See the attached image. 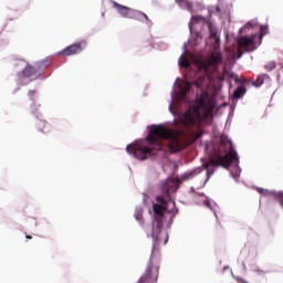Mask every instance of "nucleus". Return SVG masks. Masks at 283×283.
Listing matches in <instances>:
<instances>
[{"instance_id":"nucleus-1","label":"nucleus","mask_w":283,"mask_h":283,"mask_svg":"<svg viewBox=\"0 0 283 283\" xmlns=\"http://www.w3.org/2000/svg\"><path fill=\"white\" fill-rule=\"evenodd\" d=\"M213 109H216V97L209 95V91L202 90L190 106L180 116L181 124L186 127H198L213 124Z\"/></svg>"},{"instance_id":"nucleus-2","label":"nucleus","mask_w":283,"mask_h":283,"mask_svg":"<svg viewBox=\"0 0 283 283\" xmlns=\"http://www.w3.org/2000/svg\"><path fill=\"white\" fill-rule=\"evenodd\" d=\"M147 143L157 147L158 150H163V142L168 140V148L170 154H178L189 147V138L185 130H170L163 125H154L150 128Z\"/></svg>"},{"instance_id":"nucleus-3","label":"nucleus","mask_w":283,"mask_h":283,"mask_svg":"<svg viewBox=\"0 0 283 283\" xmlns=\"http://www.w3.org/2000/svg\"><path fill=\"white\" fill-rule=\"evenodd\" d=\"M178 187L176 186V181L174 179H167L160 182L161 195L156 197V201L158 203L153 205V227H156L157 231L163 229V222H165V211H167V207L170 200L169 191H176Z\"/></svg>"},{"instance_id":"nucleus-4","label":"nucleus","mask_w":283,"mask_h":283,"mask_svg":"<svg viewBox=\"0 0 283 283\" xmlns=\"http://www.w3.org/2000/svg\"><path fill=\"white\" fill-rule=\"evenodd\" d=\"M221 147H228L229 153L222 156L220 151H214L213 155L210 156L209 160L202 165L203 169H207V177L208 180L213 176V171L209 169L210 166L212 167H231L233 163H238V153H235V149H233V143L230 139H227V136H221L220 142Z\"/></svg>"},{"instance_id":"nucleus-5","label":"nucleus","mask_w":283,"mask_h":283,"mask_svg":"<svg viewBox=\"0 0 283 283\" xmlns=\"http://www.w3.org/2000/svg\"><path fill=\"white\" fill-rule=\"evenodd\" d=\"M112 6L124 19H134L135 21H143V19H146V21H149V17L143 13V11L134 10L116 1H112Z\"/></svg>"},{"instance_id":"nucleus-6","label":"nucleus","mask_w":283,"mask_h":283,"mask_svg":"<svg viewBox=\"0 0 283 283\" xmlns=\"http://www.w3.org/2000/svg\"><path fill=\"white\" fill-rule=\"evenodd\" d=\"M249 28H255V30L259 31V33H254L249 38V52H253V50H258L259 45H262V39L269 33V27L253 24V22L250 21Z\"/></svg>"},{"instance_id":"nucleus-7","label":"nucleus","mask_w":283,"mask_h":283,"mask_svg":"<svg viewBox=\"0 0 283 283\" xmlns=\"http://www.w3.org/2000/svg\"><path fill=\"white\" fill-rule=\"evenodd\" d=\"M126 150L128 154H132L135 156V158H138V160H147L148 156H151V147L146 146L143 143L138 144H130L126 147Z\"/></svg>"},{"instance_id":"nucleus-8","label":"nucleus","mask_w":283,"mask_h":283,"mask_svg":"<svg viewBox=\"0 0 283 283\" xmlns=\"http://www.w3.org/2000/svg\"><path fill=\"white\" fill-rule=\"evenodd\" d=\"M158 271H160V266L154 263V258H151L146 269V274L142 276V279L139 280V283L158 282Z\"/></svg>"},{"instance_id":"nucleus-9","label":"nucleus","mask_w":283,"mask_h":283,"mask_svg":"<svg viewBox=\"0 0 283 283\" xmlns=\"http://www.w3.org/2000/svg\"><path fill=\"white\" fill-rule=\"evenodd\" d=\"M85 48H87V41L83 40L66 46L64 50L60 51L59 54L60 56H74V54H81Z\"/></svg>"},{"instance_id":"nucleus-10","label":"nucleus","mask_w":283,"mask_h":283,"mask_svg":"<svg viewBox=\"0 0 283 283\" xmlns=\"http://www.w3.org/2000/svg\"><path fill=\"white\" fill-rule=\"evenodd\" d=\"M222 63V54L212 53L208 60L199 62L200 70L209 72L210 67H216Z\"/></svg>"},{"instance_id":"nucleus-11","label":"nucleus","mask_w":283,"mask_h":283,"mask_svg":"<svg viewBox=\"0 0 283 283\" xmlns=\"http://www.w3.org/2000/svg\"><path fill=\"white\" fill-rule=\"evenodd\" d=\"M238 43V59H240L242 56V54H244V52L249 51V38L247 36H241L238 38L237 40Z\"/></svg>"},{"instance_id":"nucleus-12","label":"nucleus","mask_w":283,"mask_h":283,"mask_svg":"<svg viewBox=\"0 0 283 283\" xmlns=\"http://www.w3.org/2000/svg\"><path fill=\"white\" fill-rule=\"evenodd\" d=\"M36 72L38 71L34 66L28 64L25 69L22 71V76L24 78H32V76H35Z\"/></svg>"},{"instance_id":"nucleus-13","label":"nucleus","mask_w":283,"mask_h":283,"mask_svg":"<svg viewBox=\"0 0 283 283\" xmlns=\"http://www.w3.org/2000/svg\"><path fill=\"white\" fill-rule=\"evenodd\" d=\"M192 85H195V87H197L198 90H203L205 86H207V77L200 76L199 78L192 82Z\"/></svg>"},{"instance_id":"nucleus-14","label":"nucleus","mask_w":283,"mask_h":283,"mask_svg":"<svg viewBox=\"0 0 283 283\" xmlns=\"http://www.w3.org/2000/svg\"><path fill=\"white\" fill-rule=\"evenodd\" d=\"M244 94H247V88L239 86L233 94L234 98H242L244 96Z\"/></svg>"},{"instance_id":"nucleus-15","label":"nucleus","mask_w":283,"mask_h":283,"mask_svg":"<svg viewBox=\"0 0 283 283\" xmlns=\"http://www.w3.org/2000/svg\"><path fill=\"white\" fill-rule=\"evenodd\" d=\"M180 90H181V96H182V97H186L187 94H189V92L191 91V83L186 82V83L184 84V86H181Z\"/></svg>"},{"instance_id":"nucleus-16","label":"nucleus","mask_w":283,"mask_h":283,"mask_svg":"<svg viewBox=\"0 0 283 283\" xmlns=\"http://www.w3.org/2000/svg\"><path fill=\"white\" fill-rule=\"evenodd\" d=\"M179 65L186 70L191 67V63L187 60V57H184L182 55L179 57Z\"/></svg>"},{"instance_id":"nucleus-17","label":"nucleus","mask_w":283,"mask_h":283,"mask_svg":"<svg viewBox=\"0 0 283 283\" xmlns=\"http://www.w3.org/2000/svg\"><path fill=\"white\" fill-rule=\"evenodd\" d=\"M181 8H186V10H191V2L189 0H176Z\"/></svg>"},{"instance_id":"nucleus-18","label":"nucleus","mask_w":283,"mask_h":283,"mask_svg":"<svg viewBox=\"0 0 283 283\" xmlns=\"http://www.w3.org/2000/svg\"><path fill=\"white\" fill-rule=\"evenodd\" d=\"M231 176L234 178V180H238V178H240V167L234 166L231 169Z\"/></svg>"},{"instance_id":"nucleus-19","label":"nucleus","mask_w":283,"mask_h":283,"mask_svg":"<svg viewBox=\"0 0 283 283\" xmlns=\"http://www.w3.org/2000/svg\"><path fill=\"white\" fill-rule=\"evenodd\" d=\"M264 84V77L262 76H258L256 80L254 82H252V85L254 87H260Z\"/></svg>"},{"instance_id":"nucleus-20","label":"nucleus","mask_w":283,"mask_h":283,"mask_svg":"<svg viewBox=\"0 0 283 283\" xmlns=\"http://www.w3.org/2000/svg\"><path fill=\"white\" fill-rule=\"evenodd\" d=\"M275 67H276L275 62H268L265 64V70H268V72H273V70H275Z\"/></svg>"},{"instance_id":"nucleus-21","label":"nucleus","mask_w":283,"mask_h":283,"mask_svg":"<svg viewBox=\"0 0 283 283\" xmlns=\"http://www.w3.org/2000/svg\"><path fill=\"white\" fill-rule=\"evenodd\" d=\"M209 30H210V36L212 39H216L218 36V31L216 29H213L212 25H209Z\"/></svg>"},{"instance_id":"nucleus-22","label":"nucleus","mask_w":283,"mask_h":283,"mask_svg":"<svg viewBox=\"0 0 283 283\" xmlns=\"http://www.w3.org/2000/svg\"><path fill=\"white\" fill-rule=\"evenodd\" d=\"M276 200L280 202L281 207L283 208V192H279L276 195Z\"/></svg>"},{"instance_id":"nucleus-23","label":"nucleus","mask_w":283,"mask_h":283,"mask_svg":"<svg viewBox=\"0 0 283 283\" xmlns=\"http://www.w3.org/2000/svg\"><path fill=\"white\" fill-rule=\"evenodd\" d=\"M198 21H202V17H200V15H193V17H192V22H193V23H198Z\"/></svg>"},{"instance_id":"nucleus-24","label":"nucleus","mask_w":283,"mask_h":283,"mask_svg":"<svg viewBox=\"0 0 283 283\" xmlns=\"http://www.w3.org/2000/svg\"><path fill=\"white\" fill-rule=\"evenodd\" d=\"M36 95V91H29V96H31V98L33 97V96H35Z\"/></svg>"},{"instance_id":"nucleus-25","label":"nucleus","mask_w":283,"mask_h":283,"mask_svg":"<svg viewBox=\"0 0 283 283\" xmlns=\"http://www.w3.org/2000/svg\"><path fill=\"white\" fill-rule=\"evenodd\" d=\"M27 240H32V235L25 234Z\"/></svg>"},{"instance_id":"nucleus-26","label":"nucleus","mask_w":283,"mask_h":283,"mask_svg":"<svg viewBox=\"0 0 283 283\" xmlns=\"http://www.w3.org/2000/svg\"><path fill=\"white\" fill-rule=\"evenodd\" d=\"M259 191H260V193H264V189H260Z\"/></svg>"}]
</instances>
